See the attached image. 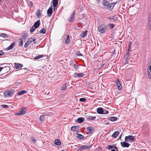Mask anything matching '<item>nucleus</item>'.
Masks as SVG:
<instances>
[{
	"label": "nucleus",
	"mask_w": 151,
	"mask_h": 151,
	"mask_svg": "<svg viewBox=\"0 0 151 151\" xmlns=\"http://www.w3.org/2000/svg\"><path fill=\"white\" fill-rule=\"evenodd\" d=\"M97 112L99 114H103L104 112L103 109L101 107L98 108L97 109Z\"/></svg>",
	"instance_id": "2eb2a0df"
},
{
	"label": "nucleus",
	"mask_w": 151,
	"mask_h": 151,
	"mask_svg": "<svg viewBox=\"0 0 151 151\" xmlns=\"http://www.w3.org/2000/svg\"><path fill=\"white\" fill-rule=\"evenodd\" d=\"M15 45V42H13L12 43L9 47H7V48H6V50H10L12 49L14 45Z\"/></svg>",
	"instance_id": "a211bd4d"
},
{
	"label": "nucleus",
	"mask_w": 151,
	"mask_h": 151,
	"mask_svg": "<svg viewBox=\"0 0 151 151\" xmlns=\"http://www.w3.org/2000/svg\"><path fill=\"white\" fill-rule=\"evenodd\" d=\"M55 144L57 145H61V142L59 139H57L55 140Z\"/></svg>",
	"instance_id": "aec40b11"
},
{
	"label": "nucleus",
	"mask_w": 151,
	"mask_h": 151,
	"mask_svg": "<svg viewBox=\"0 0 151 151\" xmlns=\"http://www.w3.org/2000/svg\"><path fill=\"white\" fill-rule=\"evenodd\" d=\"M36 28H35L33 26H32L30 30V32L31 33L33 32Z\"/></svg>",
	"instance_id": "72a5a7b5"
},
{
	"label": "nucleus",
	"mask_w": 151,
	"mask_h": 151,
	"mask_svg": "<svg viewBox=\"0 0 151 151\" xmlns=\"http://www.w3.org/2000/svg\"><path fill=\"white\" fill-rule=\"evenodd\" d=\"M22 37L24 40H25L27 38V35L26 33H23L22 34Z\"/></svg>",
	"instance_id": "a878e982"
},
{
	"label": "nucleus",
	"mask_w": 151,
	"mask_h": 151,
	"mask_svg": "<svg viewBox=\"0 0 151 151\" xmlns=\"http://www.w3.org/2000/svg\"><path fill=\"white\" fill-rule=\"evenodd\" d=\"M113 148H114V149H115L117 150H118V149H117V147H113V146L111 145H108L107 148L109 150H110V149H112Z\"/></svg>",
	"instance_id": "bb28decb"
},
{
	"label": "nucleus",
	"mask_w": 151,
	"mask_h": 151,
	"mask_svg": "<svg viewBox=\"0 0 151 151\" xmlns=\"http://www.w3.org/2000/svg\"><path fill=\"white\" fill-rule=\"evenodd\" d=\"M109 27L111 29H113L114 27V25L111 24H110L109 25Z\"/></svg>",
	"instance_id": "09e8293b"
},
{
	"label": "nucleus",
	"mask_w": 151,
	"mask_h": 151,
	"mask_svg": "<svg viewBox=\"0 0 151 151\" xmlns=\"http://www.w3.org/2000/svg\"><path fill=\"white\" fill-rule=\"evenodd\" d=\"M76 54L78 56H82V55L79 51H77L76 53Z\"/></svg>",
	"instance_id": "8fccbe9b"
},
{
	"label": "nucleus",
	"mask_w": 151,
	"mask_h": 151,
	"mask_svg": "<svg viewBox=\"0 0 151 151\" xmlns=\"http://www.w3.org/2000/svg\"><path fill=\"white\" fill-rule=\"evenodd\" d=\"M52 2L54 10H55V7L57 6L58 5V0H52Z\"/></svg>",
	"instance_id": "ddd939ff"
},
{
	"label": "nucleus",
	"mask_w": 151,
	"mask_h": 151,
	"mask_svg": "<svg viewBox=\"0 0 151 151\" xmlns=\"http://www.w3.org/2000/svg\"><path fill=\"white\" fill-rule=\"evenodd\" d=\"M33 3L32 2H30V5L31 6H32V4H33Z\"/></svg>",
	"instance_id": "6e6d98bb"
},
{
	"label": "nucleus",
	"mask_w": 151,
	"mask_h": 151,
	"mask_svg": "<svg viewBox=\"0 0 151 151\" xmlns=\"http://www.w3.org/2000/svg\"><path fill=\"white\" fill-rule=\"evenodd\" d=\"M116 4V3H111V4H112L113 6V7H114V6L115 5V4Z\"/></svg>",
	"instance_id": "5fc2aeb1"
},
{
	"label": "nucleus",
	"mask_w": 151,
	"mask_h": 151,
	"mask_svg": "<svg viewBox=\"0 0 151 151\" xmlns=\"http://www.w3.org/2000/svg\"><path fill=\"white\" fill-rule=\"evenodd\" d=\"M30 44H29V43H27V41L26 43L24 45V47H27Z\"/></svg>",
	"instance_id": "49530a36"
},
{
	"label": "nucleus",
	"mask_w": 151,
	"mask_h": 151,
	"mask_svg": "<svg viewBox=\"0 0 151 151\" xmlns=\"http://www.w3.org/2000/svg\"><path fill=\"white\" fill-rule=\"evenodd\" d=\"M90 146L86 145H85L82 146L81 147H79L78 149L79 150H88L90 148Z\"/></svg>",
	"instance_id": "20e7f679"
},
{
	"label": "nucleus",
	"mask_w": 151,
	"mask_h": 151,
	"mask_svg": "<svg viewBox=\"0 0 151 151\" xmlns=\"http://www.w3.org/2000/svg\"><path fill=\"white\" fill-rule=\"evenodd\" d=\"M115 52V50H114L113 51H112V53L113 54H114V53Z\"/></svg>",
	"instance_id": "13d9d810"
},
{
	"label": "nucleus",
	"mask_w": 151,
	"mask_h": 151,
	"mask_svg": "<svg viewBox=\"0 0 151 151\" xmlns=\"http://www.w3.org/2000/svg\"><path fill=\"white\" fill-rule=\"evenodd\" d=\"M45 115H42L40 116V119L41 121H43L44 120Z\"/></svg>",
	"instance_id": "4c0bfd02"
},
{
	"label": "nucleus",
	"mask_w": 151,
	"mask_h": 151,
	"mask_svg": "<svg viewBox=\"0 0 151 151\" xmlns=\"http://www.w3.org/2000/svg\"><path fill=\"white\" fill-rule=\"evenodd\" d=\"M23 69H24V70H27V68H23Z\"/></svg>",
	"instance_id": "680f3d73"
},
{
	"label": "nucleus",
	"mask_w": 151,
	"mask_h": 151,
	"mask_svg": "<svg viewBox=\"0 0 151 151\" xmlns=\"http://www.w3.org/2000/svg\"><path fill=\"white\" fill-rule=\"evenodd\" d=\"M1 0H0V2H1Z\"/></svg>",
	"instance_id": "69168bd1"
},
{
	"label": "nucleus",
	"mask_w": 151,
	"mask_h": 151,
	"mask_svg": "<svg viewBox=\"0 0 151 151\" xmlns=\"http://www.w3.org/2000/svg\"><path fill=\"white\" fill-rule=\"evenodd\" d=\"M119 132L118 131H115L112 134L111 136L113 138H116L119 134Z\"/></svg>",
	"instance_id": "6ab92c4d"
},
{
	"label": "nucleus",
	"mask_w": 151,
	"mask_h": 151,
	"mask_svg": "<svg viewBox=\"0 0 151 151\" xmlns=\"http://www.w3.org/2000/svg\"><path fill=\"white\" fill-rule=\"evenodd\" d=\"M109 120L112 122H114L117 120V118L114 116H111L109 118Z\"/></svg>",
	"instance_id": "412c9836"
},
{
	"label": "nucleus",
	"mask_w": 151,
	"mask_h": 151,
	"mask_svg": "<svg viewBox=\"0 0 151 151\" xmlns=\"http://www.w3.org/2000/svg\"><path fill=\"white\" fill-rule=\"evenodd\" d=\"M62 151H65L64 150H62Z\"/></svg>",
	"instance_id": "0e129e2a"
},
{
	"label": "nucleus",
	"mask_w": 151,
	"mask_h": 151,
	"mask_svg": "<svg viewBox=\"0 0 151 151\" xmlns=\"http://www.w3.org/2000/svg\"><path fill=\"white\" fill-rule=\"evenodd\" d=\"M70 36L69 35H67V39L65 41V43L66 44H68L70 43Z\"/></svg>",
	"instance_id": "393cba45"
},
{
	"label": "nucleus",
	"mask_w": 151,
	"mask_h": 151,
	"mask_svg": "<svg viewBox=\"0 0 151 151\" xmlns=\"http://www.w3.org/2000/svg\"><path fill=\"white\" fill-rule=\"evenodd\" d=\"M96 116H89L88 118V119L89 120H92L93 121L95 119H96Z\"/></svg>",
	"instance_id": "7c9ffc66"
},
{
	"label": "nucleus",
	"mask_w": 151,
	"mask_h": 151,
	"mask_svg": "<svg viewBox=\"0 0 151 151\" xmlns=\"http://www.w3.org/2000/svg\"><path fill=\"white\" fill-rule=\"evenodd\" d=\"M128 58H125L124 61V64H126L129 63V62L128 61Z\"/></svg>",
	"instance_id": "58836bf2"
},
{
	"label": "nucleus",
	"mask_w": 151,
	"mask_h": 151,
	"mask_svg": "<svg viewBox=\"0 0 151 151\" xmlns=\"http://www.w3.org/2000/svg\"><path fill=\"white\" fill-rule=\"evenodd\" d=\"M20 41L19 42V45L21 47L22 45L23 42L22 40V39H20Z\"/></svg>",
	"instance_id": "ea45409f"
},
{
	"label": "nucleus",
	"mask_w": 151,
	"mask_h": 151,
	"mask_svg": "<svg viewBox=\"0 0 151 151\" xmlns=\"http://www.w3.org/2000/svg\"><path fill=\"white\" fill-rule=\"evenodd\" d=\"M129 47H128V50H130L131 48V45H132V43L130 41L129 42Z\"/></svg>",
	"instance_id": "79ce46f5"
},
{
	"label": "nucleus",
	"mask_w": 151,
	"mask_h": 151,
	"mask_svg": "<svg viewBox=\"0 0 151 151\" xmlns=\"http://www.w3.org/2000/svg\"><path fill=\"white\" fill-rule=\"evenodd\" d=\"M97 1H100V0H96Z\"/></svg>",
	"instance_id": "e2e57ef3"
},
{
	"label": "nucleus",
	"mask_w": 151,
	"mask_h": 151,
	"mask_svg": "<svg viewBox=\"0 0 151 151\" xmlns=\"http://www.w3.org/2000/svg\"><path fill=\"white\" fill-rule=\"evenodd\" d=\"M79 100L81 102H85L86 101V99L85 98H81Z\"/></svg>",
	"instance_id": "37998d69"
},
{
	"label": "nucleus",
	"mask_w": 151,
	"mask_h": 151,
	"mask_svg": "<svg viewBox=\"0 0 151 151\" xmlns=\"http://www.w3.org/2000/svg\"><path fill=\"white\" fill-rule=\"evenodd\" d=\"M87 31H85L83 32L81 34V36L82 37H86L87 35Z\"/></svg>",
	"instance_id": "b1692460"
},
{
	"label": "nucleus",
	"mask_w": 151,
	"mask_h": 151,
	"mask_svg": "<svg viewBox=\"0 0 151 151\" xmlns=\"http://www.w3.org/2000/svg\"><path fill=\"white\" fill-rule=\"evenodd\" d=\"M124 140L126 142L131 143L134 142L135 139L134 136L129 135L125 137Z\"/></svg>",
	"instance_id": "f257e3e1"
},
{
	"label": "nucleus",
	"mask_w": 151,
	"mask_h": 151,
	"mask_svg": "<svg viewBox=\"0 0 151 151\" xmlns=\"http://www.w3.org/2000/svg\"><path fill=\"white\" fill-rule=\"evenodd\" d=\"M122 135H121L119 137V139H121V138Z\"/></svg>",
	"instance_id": "bf43d9fd"
},
{
	"label": "nucleus",
	"mask_w": 151,
	"mask_h": 151,
	"mask_svg": "<svg viewBox=\"0 0 151 151\" xmlns=\"http://www.w3.org/2000/svg\"><path fill=\"white\" fill-rule=\"evenodd\" d=\"M66 88H67V86H66V84H63V86L61 88V90H65Z\"/></svg>",
	"instance_id": "c9c22d12"
},
{
	"label": "nucleus",
	"mask_w": 151,
	"mask_h": 151,
	"mask_svg": "<svg viewBox=\"0 0 151 151\" xmlns=\"http://www.w3.org/2000/svg\"><path fill=\"white\" fill-rule=\"evenodd\" d=\"M98 30L101 33H104L106 32V27L104 24H100L98 26Z\"/></svg>",
	"instance_id": "f03ea898"
},
{
	"label": "nucleus",
	"mask_w": 151,
	"mask_h": 151,
	"mask_svg": "<svg viewBox=\"0 0 151 151\" xmlns=\"http://www.w3.org/2000/svg\"><path fill=\"white\" fill-rule=\"evenodd\" d=\"M129 50H128V52L127 53V54L126 55V56H125V58H128V57L129 56Z\"/></svg>",
	"instance_id": "c03bdc74"
},
{
	"label": "nucleus",
	"mask_w": 151,
	"mask_h": 151,
	"mask_svg": "<svg viewBox=\"0 0 151 151\" xmlns=\"http://www.w3.org/2000/svg\"><path fill=\"white\" fill-rule=\"evenodd\" d=\"M40 20H38L35 22L33 25V26L36 28H38L40 24Z\"/></svg>",
	"instance_id": "dca6fc26"
},
{
	"label": "nucleus",
	"mask_w": 151,
	"mask_h": 151,
	"mask_svg": "<svg viewBox=\"0 0 151 151\" xmlns=\"http://www.w3.org/2000/svg\"><path fill=\"white\" fill-rule=\"evenodd\" d=\"M84 121V118L83 117H79L77 119V122L81 123L83 122Z\"/></svg>",
	"instance_id": "f3484780"
},
{
	"label": "nucleus",
	"mask_w": 151,
	"mask_h": 151,
	"mask_svg": "<svg viewBox=\"0 0 151 151\" xmlns=\"http://www.w3.org/2000/svg\"><path fill=\"white\" fill-rule=\"evenodd\" d=\"M46 30L45 28H42L40 31V33L45 34L46 33Z\"/></svg>",
	"instance_id": "c85d7f7f"
},
{
	"label": "nucleus",
	"mask_w": 151,
	"mask_h": 151,
	"mask_svg": "<svg viewBox=\"0 0 151 151\" xmlns=\"http://www.w3.org/2000/svg\"><path fill=\"white\" fill-rule=\"evenodd\" d=\"M4 52L1 50H0V56L3 55H4Z\"/></svg>",
	"instance_id": "603ef678"
},
{
	"label": "nucleus",
	"mask_w": 151,
	"mask_h": 151,
	"mask_svg": "<svg viewBox=\"0 0 151 151\" xmlns=\"http://www.w3.org/2000/svg\"><path fill=\"white\" fill-rule=\"evenodd\" d=\"M25 113V111L23 109H22L18 112L16 113L15 114L17 115H22Z\"/></svg>",
	"instance_id": "6e6552de"
},
{
	"label": "nucleus",
	"mask_w": 151,
	"mask_h": 151,
	"mask_svg": "<svg viewBox=\"0 0 151 151\" xmlns=\"http://www.w3.org/2000/svg\"><path fill=\"white\" fill-rule=\"evenodd\" d=\"M77 135V137L79 138L80 139H83L84 138V136L81 134H78Z\"/></svg>",
	"instance_id": "473e14b6"
},
{
	"label": "nucleus",
	"mask_w": 151,
	"mask_h": 151,
	"mask_svg": "<svg viewBox=\"0 0 151 151\" xmlns=\"http://www.w3.org/2000/svg\"><path fill=\"white\" fill-rule=\"evenodd\" d=\"M52 7H50L47 10V14L49 17H50L52 15Z\"/></svg>",
	"instance_id": "9d476101"
},
{
	"label": "nucleus",
	"mask_w": 151,
	"mask_h": 151,
	"mask_svg": "<svg viewBox=\"0 0 151 151\" xmlns=\"http://www.w3.org/2000/svg\"><path fill=\"white\" fill-rule=\"evenodd\" d=\"M1 106L2 107L5 108H8L9 107V106L8 105L5 104H2L1 105Z\"/></svg>",
	"instance_id": "a18cd8bd"
},
{
	"label": "nucleus",
	"mask_w": 151,
	"mask_h": 151,
	"mask_svg": "<svg viewBox=\"0 0 151 151\" xmlns=\"http://www.w3.org/2000/svg\"><path fill=\"white\" fill-rule=\"evenodd\" d=\"M14 91L10 90L4 91V94L5 97H8L12 96L14 93Z\"/></svg>",
	"instance_id": "7ed1b4c3"
},
{
	"label": "nucleus",
	"mask_w": 151,
	"mask_h": 151,
	"mask_svg": "<svg viewBox=\"0 0 151 151\" xmlns=\"http://www.w3.org/2000/svg\"><path fill=\"white\" fill-rule=\"evenodd\" d=\"M43 56L42 55H40L37 56H36L34 58V59L35 60L38 59H39L40 58Z\"/></svg>",
	"instance_id": "e433bc0d"
},
{
	"label": "nucleus",
	"mask_w": 151,
	"mask_h": 151,
	"mask_svg": "<svg viewBox=\"0 0 151 151\" xmlns=\"http://www.w3.org/2000/svg\"><path fill=\"white\" fill-rule=\"evenodd\" d=\"M126 142H127L125 141L123 142H121L120 143L122 147H128L130 146V145L129 143H127Z\"/></svg>",
	"instance_id": "39448f33"
},
{
	"label": "nucleus",
	"mask_w": 151,
	"mask_h": 151,
	"mask_svg": "<svg viewBox=\"0 0 151 151\" xmlns=\"http://www.w3.org/2000/svg\"><path fill=\"white\" fill-rule=\"evenodd\" d=\"M93 128L91 127H89L87 128V129L88 133H91L92 130Z\"/></svg>",
	"instance_id": "2f4dec72"
},
{
	"label": "nucleus",
	"mask_w": 151,
	"mask_h": 151,
	"mask_svg": "<svg viewBox=\"0 0 151 151\" xmlns=\"http://www.w3.org/2000/svg\"><path fill=\"white\" fill-rule=\"evenodd\" d=\"M76 128V126H72L71 127V130L72 131H74L75 129Z\"/></svg>",
	"instance_id": "de8ad7c7"
},
{
	"label": "nucleus",
	"mask_w": 151,
	"mask_h": 151,
	"mask_svg": "<svg viewBox=\"0 0 151 151\" xmlns=\"http://www.w3.org/2000/svg\"><path fill=\"white\" fill-rule=\"evenodd\" d=\"M111 151H116V150L114 149H112Z\"/></svg>",
	"instance_id": "052dcab7"
},
{
	"label": "nucleus",
	"mask_w": 151,
	"mask_h": 151,
	"mask_svg": "<svg viewBox=\"0 0 151 151\" xmlns=\"http://www.w3.org/2000/svg\"><path fill=\"white\" fill-rule=\"evenodd\" d=\"M107 6V9L109 10H112L114 7L113 6L112 4H111V3L109 4Z\"/></svg>",
	"instance_id": "5701e85b"
},
{
	"label": "nucleus",
	"mask_w": 151,
	"mask_h": 151,
	"mask_svg": "<svg viewBox=\"0 0 151 151\" xmlns=\"http://www.w3.org/2000/svg\"><path fill=\"white\" fill-rule=\"evenodd\" d=\"M111 1H112L113 0H110Z\"/></svg>",
	"instance_id": "338daca9"
},
{
	"label": "nucleus",
	"mask_w": 151,
	"mask_h": 151,
	"mask_svg": "<svg viewBox=\"0 0 151 151\" xmlns=\"http://www.w3.org/2000/svg\"><path fill=\"white\" fill-rule=\"evenodd\" d=\"M31 140L34 143L35 142V141H36L35 139L34 138H33V137H32L31 138Z\"/></svg>",
	"instance_id": "3c124183"
},
{
	"label": "nucleus",
	"mask_w": 151,
	"mask_h": 151,
	"mask_svg": "<svg viewBox=\"0 0 151 151\" xmlns=\"http://www.w3.org/2000/svg\"><path fill=\"white\" fill-rule=\"evenodd\" d=\"M3 68V67H0V72L2 70Z\"/></svg>",
	"instance_id": "4d7b16f0"
},
{
	"label": "nucleus",
	"mask_w": 151,
	"mask_h": 151,
	"mask_svg": "<svg viewBox=\"0 0 151 151\" xmlns=\"http://www.w3.org/2000/svg\"><path fill=\"white\" fill-rule=\"evenodd\" d=\"M102 4L104 6H107L108 5L109 2L106 0H103Z\"/></svg>",
	"instance_id": "4be33fe9"
},
{
	"label": "nucleus",
	"mask_w": 151,
	"mask_h": 151,
	"mask_svg": "<svg viewBox=\"0 0 151 151\" xmlns=\"http://www.w3.org/2000/svg\"><path fill=\"white\" fill-rule=\"evenodd\" d=\"M116 83L118 89H121L122 88V86L121 83H119V80H118L116 81Z\"/></svg>",
	"instance_id": "f8f14e48"
},
{
	"label": "nucleus",
	"mask_w": 151,
	"mask_h": 151,
	"mask_svg": "<svg viewBox=\"0 0 151 151\" xmlns=\"http://www.w3.org/2000/svg\"><path fill=\"white\" fill-rule=\"evenodd\" d=\"M0 36L4 38H6L8 37V36L5 34L2 33L0 35Z\"/></svg>",
	"instance_id": "f704fd0d"
},
{
	"label": "nucleus",
	"mask_w": 151,
	"mask_h": 151,
	"mask_svg": "<svg viewBox=\"0 0 151 151\" xmlns=\"http://www.w3.org/2000/svg\"><path fill=\"white\" fill-rule=\"evenodd\" d=\"M35 39L34 37H32L29 38L27 40V43H29V44H30L32 42H34V43H35L36 42H35Z\"/></svg>",
	"instance_id": "9b49d317"
},
{
	"label": "nucleus",
	"mask_w": 151,
	"mask_h": 151,
	"mask_svg": "<svg viewBox=\"0 0 151 151\" xmlns=\"http://www.w3.org/2000/svg\"><path fill=\"white\" fill-rule=\"evenodd\" d=\"M75 12V11H73L72 15L70 16L69 19H68V21L70 22H72L74 19Z\"/></svg>",
	"instance_id": "423d86ee"
},
{
	"label": "nucleus",
	"mask_w": 151,
	"mask_h": 151,
	"mask_svg": "<svg viewBox=\"0 0 151 151\" xmlns=\"http://www.w3.org/2000/svg\"><path fill=\"white\" fill-rule=\"evenodd\" d=\"M103 114H107L109 113V111H108L106 110L103 109Z\"/></svg>",
	"instance_id": "a19ab883"
},
{
	"label": "nucleus",
	"mask_w": 151,
	"mask_h": 151,
	"mask_svg": "<svg viewBox=\"0 0 151 151\" xmlns=\"http://www.w3.org/2000/svg\"><path fill=\"white\" fill-rule=\"evenodd\" d=\"M41 14V13L40 10V9H38L36 14L37 16L38 17H40Z\"/></svg>",
	"instance_id": "c756f323"
},
{
	"label": "nucleus",
	"mask_w": 151,
	"mask_h": 151,
	"mask_svg": "<svg viewBox=\"0 0 151 151\" xmlns=\"http://www.w3.org/2000/svg\"><path fill=\"white\" fill-rule=\"evenodd\" d=\"M147 74L149 78L151 79V65H149L147 68Z\"/></svg>",
	"instance_id": "1a4fd4ad"
},
{
	"label": "nucleus",
	"mask_w": 151,
	"mask_h": 151,
	"mask_svg": "<svg viewBox=\"0 0 151 151\" xmlns=\"http://www.w3.org/2000/svg\"><path fill=\"white\" fill-rule=\"evenodd\" d=\"M84 75L83 73H76L73 74V76L75 78H81L83 77Z\"/></svg>",
	"instance_id": "0eeeda50"
},
{
	"label": "nucleus",
	"mask_w": 151,
	"mask_h": 151,
	"mask_svg": "<svg viewBox=\"0 0 151 151\" xmlns=\"http://www.w3.org/2000/svg\"><path fill=\"white\" fill-rule=\"evenodd\" d=\"M22 66L23 65L21 64L16 63H14V66L17 69L21 68Z\"/></svg>",
	"instance_id": "4468645a"
},
{
	"label": "nucleus",
	"mask_w": 151,
	"mask_h": 151,
	"mask_svg": "<svg viewBox=\"0 0 151 151\" xmlns=\"http://www.w3.org/2000/svg\"><path fill=\"white\" fill-rule=\"evenodd\" d=\"M26 91L24 90H22L20 91L19 92L17 93L18 95H21L24 94L26 93Z\"/></svg>",
	"instance_id": "cd10ccee"
},
{
	"label": "nucleus",
	"mask_w": 151,
	"mask_h": 151,
	"mask_svg": "<svg viewBox=\"0 0 151 151\" xmlns=\"http://www.w3.org/2000/svg\"><path fill=\"white\" fill-rule=\"evenodd\" d=\"M74 67L76 69H78V67L76 64L74 65Z\"/></svg>",
	"instance_id": "864d4df0"
}]
</instances>
